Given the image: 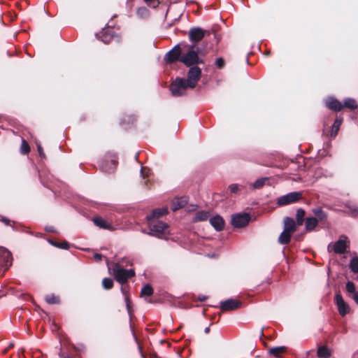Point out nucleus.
Returning <instances> with one entry per match:
<instances>
[{"mask_svg":"<svg viewBox=\"0 0 358 358\" xmlns=\"http://www.w3.org/2000/svg\"><path fill=\"white\" fill-rule=\"evenodd\" d=\"M234 8V6L231 4H229L227 9L228 10H232Z\"/></svg>","mask_w":358,"mask_h":358,"instance_id":"obj_53","label":"nucleus"},{"mask_svg":"<svg viewBox=\"0 0 358 358\" xmlns=\"http://www.w3.org/2000/svg\"><path fill=\"white\" fill-rule=\"evenodd\" d=\"M346 290H347L348 292L352 293L354 295L355 293L357 292L356 290H355V285L354 284V282H352L351 281L347 282V283H346Z\"/></svg>","mask_w":358,"mask_h":358,"instance_id":"obj_37","label":"nucleus"},{"mask_svg":"<svg viewBox=\"0 0 358 358\" xmlns=\"http://www.w3.org/2000/svg\"><path fill=\"white\" fill-rule=\"evenodd\" d=\"M215 66L218 69H222L224 67V59L222 57H219L215 61Z\"/></svg>","mask_w":358,"mask_h":358,"instance_id":"obj_42","label":"nucleus"},{"mask_svg":"<svg viewBox=\"0 0 358 358\" xmlns=\"http://www.w3.org/2000/svg\"><path fill=\"white\" fill-rule=\"evenodd\" d=\"M317 355L320 358H329L331 352L327 347L323 345L318 348Z\"/></svg>","mask_w":358,"mask_h":358,"instance_id":"obj_24","label":"nucleus"},{"mask_svg":"<svg viewBox=\"0 0 358 358\" xmlns=\"http://www.w3.org/2000/svg\"><path fill=\"white\" fill-rule=\"evenodd\" d=\"M352 358H358V352H357L355 354H354Z\"/></svg>","mask_w":358,"mask_h":358,"instance_id":"obj_54","label":"nucleus"},{"mask_svg":"<svg viewBox=\"0 0 358 358\" xmlns=\"http://www.w3.org/2000/svg\"><path fill=\"white\" fill-rule=\"evenodd\" d=\"M148 227L150 231V235L159 238L166 237L169 234V225L158 220L150 219L148 220Z\"/></svg>","mask_w":358,"mask_h":358,"instance_id":"obj_2","label":"nucleus"},{"mask_svg":"<svg viewBox=\"0 0 358 358\" xmlns=\"http://www.w3.org/2000/svg\"><path fill=\"white\" fill-rule=\"evenodd\" d=\"M331 247V245H329V246H328V250H330Z\"/></svg>","mask_w":358,"mask_h":358,"instance_id":"obj_58","label":"nucleus"},{"mask_svg":"<svg viewBox=\"0 0 358 358\" xmlns=\"http://www.w3.org/2000/svg\"><path fill=\"white\" fill-rule=\"evenodd\" d=\"M192 299L194 301H199L203 302V301H206L207 300L208 296L206 295H203V294H199L197 296H196L194 294Z\"/></svg>","mask_w":358,"mask_h":358,"instance_id":"obj_41","label":"nucleus"},{"mask_svg":"<svg viewBox=\"0 0 358 358\" xmlns=\"http://www.w3.org/2000/svg\"><path fill=\"white\" fill-rule=\"evenodd\" d=\"M188 202L187 197L182 196L180 198H175L171 202V210L176 211L180 208H184Z\"/></svg>","mask_w":358,"mask_h":358,"instance_id":"obj_14","label":"nucleus"},{"mask_svg":"<svg viewBox=\"0 0 358 358\" xmlns=\"http://www.w3.org/2000/svg\"><path fill=\"white\" fill-rule=\"evenodd\" d=\"M45 299L49 304H57L60 301L59 298L54 294L46 295Z\"/></svg>","mask_w":358,"mask_h":358,"instance_id":"obj_32","label":"nucleus"},{"mask_svg":"<svg viewBox=\"0 0 358 358\" xmlns=\"http://www.w3.org/2000/svg\"><path fill=\"white\" fill-rule=\"evenodd\" d=\"M301 199V193L299 192H292L285 195L281 196L278 199L277 203L279 206H285L295 203Z\"/></svg>","mask_w":358,"mask_h":358,"instance_id":"obj_9","label":"nucleus"},{"mask_svg":"<svg viewBox=\"0 0 358 358\" xmlns=\"http://www.w3.org/2000/svg\"><path fill=\"white\" fill-rule=\"evenodd\" d=\"M113 275L117 282L124 285L127 280L135 275L134 269H124L121 268L118 264L113 268Z\"/></svg>","mask_w":358,"mask_h":358,"instance_id":"obj_4","label":"nucleus"},{"mask_svg":"<svg viewBox=\"0 0 358 358\" xmlns=\"http://www.w3.org/2000/svg\"><path fill=\"white\" fill-rule=\"evenodd\" d=\"M345 206L350 210L352 215H358V207L355 204L351 202H348L345 203Z\"/></svg>","mask_w":358,"mask_h":358,"instance_id":"obj_35","label":"nucleus"},{"mask_svg":"<svg viewBox=\"0 0 358 358\" xmlns=\"http://www.w3.org/2000/svg\"><path fill=\"white\" fill-rule=\"evenodd\" d=\"M145 169L144 168H142L141 169V173L143 174V171H144Z\"/></svg>","mask_w":358,"mask_h":358,"instance_id":"obj_57","label":"nucleus"},{"mask_svg":"<svg viewBox=\"0 0 358 358\" xmlns=\"http://www.w3.org/2000/svg\"><path fill=\"white\" fill-rule=\"evenodd\" d=\"M52 245H55V246H57V247H58L59 248H62V249L67 250L69 248V243L68 242H66V241H64L63 243H54V242H52Z\"/></svg>","mask_w":358,"mask_h":358,"instance_id":"obj_40","label":"nucleus"},{"mask_svg":"<svg viewBox=\"0 0 358 358\" xmlns=\"http://www.w3.org/2000/svg\"><path fill=\"white\" fill-rule=\"evenodd\" d=\"M357 279L358 280V277L357 278Z\"/></svg>","mask_w":358,"mask_h":358,"instance_id":"obj_60","label":"nucleus"},{"mask_svg":"<svg viewBox=\"0 0 358 358\" xmlns=\"http://www.w3.org/2000/svg\"><path fill=\"white\" fill-rule=\"evenodd\" d=\"M45 230L48 232H55L52 227H46Z\"/></svg>","mask_w":358,"mask_h":358,"instance_id":"obj_50","label":"nucleus"},{"mask_svg":"<svg viewBox=\"0 0 358 358\" xmlns=\"http://www.w3.org/2000/svg\"><path fill=\"white\" fill-rule=\"evenodd\" d=\"M210 217V213L207 211H199L196 213L194 217V222H201L206 220Z\"/></svg>","mask_w":358,"mask_h":358,"instance_id":"obj_25","label":"nucleus"},{"mask_svg":"<svg viewBox=\"0 0 358 358\" xmlns=\"http://www.w3.org/2000/svg\"><path fill=\"white\" fill-rule=\"evenodd\" d=\"M220 310L222 311H224V301H220Z\"/></svg>","mask_w":358,"mask_h":358,"instance_id":"obj_49","label":"nucleus"},{"mask_svg":"<svg viewBox=\"0 0 358 358\" xmlns=\"http://www.w3.org/2000/svg\"><path fill=\"white\" fill-rule=\"evenodd\" d=\"M343 106L350 109H355L357 108L356 101L353 99H347L344 101Z\"/></svg>","mask_w":358,"mask_h":358,"instance_id":"obj_34","label":"nucleus"},{"mask_svg":"<svg viewBox=\"0 0 358 358\" xmlns=\"http://www.w3.org/2000/svg\"><path fill=\"white\" fill-rule=\"evenodd\" d=\"M121 291L122 292V293H123L124 294H125V287L122 286V287H121Z\"/></svg>","mask_w":358,"mask_h":358,"instance_id":"obj_51","label":"nucleus"},{"mask_svg":"<svg viewBox=\"0 0 358 358\" xmlns=\"http://www.w3.org/2000/svg\"><path fill=\"white\" fill-rule=\"evenodd\" d=\"M349 245L350 241H348V237L345 235H341L339 237V239L334 243L331 250L336 254H343L346 252Z\"/></svg>","mask_w":358,"mask_h":358,"instance_id":"obj_8","label":"nucleus"},{"mask_svg":"<svg viewBox=\"0 0 358 358\" xmlns=\"http://www.w3.org/2000/svg\"><path fill=\"white\" fill-rule=\"evenodd\" d=\"M318 219L316 217H307L305 220V229L308 231H310L315 229L318 224Z\"/></svg>","mask_w":358,"mask_h":358,"instance_id":"obj_21","label":"nucleus"},{"mask_svg":"<svg viewBox=\"0 0 358 358\" xmlns=\"http://www.w3.org/2000/svg\"><path fill=\"white\" fill-rule=\"evenodd\" d=\"M154 290L150 284L145 285L141 289V295L142 296H150L153 294Z\"/></svg>","mask_w":358,"mask_h":358,"instance_id":"obj_28","label":"nucleus"},{"mask_svg":"<svg viewBox=\"0 0 358 358\" xmlns=\"http://www.w3.org/2000/svg\"><path fill=\"white\" fill-rule=\"evenodd\" d=\"M349 266L353 273H358V257H355L351 259Z\"/></svg>","mask_w":358,"mask_h":358,"instance_id":"obj_30","label":"nucleus"},{"mask_svg":"<svg viewBox=\"0 0 358 358\" xmlns=\"http://www.w3.org/2000/svg\"><path fill=\"white\" fill-rule=\"evenodd\" d=\"M313 212L321 221L326 220L327 218V214L320 208L313 209Z\"/></svg>","mask_w":358,"mask_h":358,"instance_id":"obj_31","label":"nucleus"},{"mask_svg":"<svg viewBox=\"0 0 358 358\" xmlns=\"http://www.w3.org/2000/svg\"><path fill=\"white\" fill-rule=\"evenodd\" d=\"M144 2L150 7L156 8L159 6L160 2L159 0H143Z\"/></svg>","mask_w":358,"mask_h":358,"instance_id":"obj_38","label":"nucleus"},{"mask_svg":"<svg viewBox=\"0 0 358 358\" xmlns=\"http://www.w3.org/2000/svg\"><path fill=\"white\" fill-rule=\"evenodd\" d=\"M103 258V255L101 254H99V253H95L94 255V259L96 261V262H100L101 261Z\"/></svg>","mask_w":358,"mask_h":358,"instance_id":"obj_45","label":"nucleus"},{"mask_svg":"<svg viewBox=\"0 0 358 358\" xmlns=\"http://www.w3.org/2000/svg\"><path fill=\"white\" fill-rule=\"evenodd\" d=\"M266 180V178L257 180L253 183V187H254L255 189H259V188H261V187L264 185V182H265Z\"/></svg>","mask_w":358,"mask_h":358,"instance_id":"obj_39","label":"nucleus"},{"mask_svg":"<svg viewBox=\"0 0 358 358\" xmlns=\"http://www.w3.org/2000/svg\"><path fill=\"white\" fill-rule=\"evenodd\" d=\"M8 348H6V349L3 350V352L5 354V353H6V352H7V351H8Z\"/></svg>","mask_w":358,"mask_h":358,"instance_id":"obj_56","label":"nucleus"},{"mask_svg":"<svg viewBox=\"0 0 358 358\" xmlns=\"http://www.w3.org/2000/svg\"><path fill=\"white\" fill-rule=\"evenodd\" d=\"M296 226L297 222H295L293 218L289 217H286L285 218L284 230L293 233L296 230Z\"/></svg>","mask_w":358,"mask_h":358,"instance_id":"obj_18","label":"nucleus"},{"mask_svg":"<svg viewBox=\"0 0 358 358\" xmlns=\"http://www.w3.org/2000/svg\"><path fill=\"white\" fill-rule=\"evenodd\" d=\"M92 220L94 224L101 229H108L110 231L114 229L111 223L108 222V221H106V220L101 217H93Z\"/></svg>","mask_w":358,"mask_h":358,"instance_id":"obj_13","label":"nucleus"},{"mask_svg":"<svg viewBox=\"0 0 358 358\" xmlns=\"http://www.w3.org/2000/svg\"><path fill=\"white\" fill-rule=\"evenodd\" d=\"M125 301H126V303H127V309L129 310V308H130V300H129V298L128 296H125Z\"/></svg>","mask_w":358,"mask_h":358,"instance_id":"obj_46","label":"nucleus"},{"mask_svg":"<svg viewBox=\"0 0 358 358\" xmlns=\"http://www.w3.org/2000/svg\"><path fill=\"white\" fill-rule=\"evenodd\" d=\"M207 31L198 27H193L189 31V39L194 44L201 41L205 36Z\"/></svg>","mask_w":358,"mask_h":358,"instance_id":"obj_10","label":"nucleus"},{"mask_svg":"<svg viewBox=\"0 0 358 358\" xmlns=\"http://www.w3.org/2000/svg\"><path fill=\"white\" fill-rule=\"evenodd\" d=\"M180 62L186 66H192L202 64V60L199 58L198 50H195L194 45L182 43V53Z\"/></svg>","mask_w":358,"mask_h":358,"instance_id":"obj_1","label":"nucleus"},{"mask_svg":"<svg viewBox=\"0 0 358 358\" xmlns=\"http://www.w3.org/2000/svg\"><path fill=\"white\" fill-rule=\"evenodd\" d=\"M326 106L329 108L335 111L341 110L343 106L340 101L334 98H329L327 99L326 101Z\"/></svg>","mask_w":358,"mask_h":358,"instance_id":"obj_19","label":"nucleus"},{"mask_svg":"<svg viewBox=\"0 0 358 358\" xmlns=\"http://www.w3.org/2000/svg\"><path fill=\"white\" fill-rule=\"evenodd\" d=\"M166 213H168L167 208H157L153 210L150 215H147V220H148V218L157 220L159 217L166 215Z\"/></svg>","mask_w":358,"mask_h":358,"instance_id":"obj_22","label":"nucleus"},{"mask_svg":"<svg viewBox=\"0 0 358 358\" xmlns=\"http://www.w3.org/2000/svg\"><path fill=\"white\" fill-rule=\"evenodd\" d=\"M352 298L355 303L358 304V292L355 293V294L352 296Z\"/></svg>","mask_w":358,"mask_h":358,"instance_id":"obj_47","label":"nucleus"},{"mask_svg":"<svg viewBox=\"0 0 358 358\" xmlns=\"http://www.w3.org/2000/svg\"><path fill=\"white\" fill-rule=\"evenodd\" d=\"M13 346H14V344H13V343H10V344L8 346V348H7L9 350V349H10V348H13Z\"/></svg>","mask_w":358,"mask_h":358,"instance_id":"obj_52","label":"nucleus"},{"mask_svg":"<svg viewBox=\"0 0 358 358\" xmlns=\"http://www.w3.org/2000/svg\"><path fill=\"white\" fill-rule=\"evenodd\" d=\"M250 220L248 213H237L231 217V224L236 228H242L247 226Z\"/></svg>","mask_w":358,"mask_h":358,"instance_id":"obj_7","label":"nucleus"},{"mask_svg":"<svg viewBox=\"0 0 358 358\" xmlns=\"http://www.w3.org/2000/svg\"><path fill=\"white\" fill-rule=\"evenodd\" d=\"M229 188L232 193H236L238 190V187L236 184H233L229 186Z\"/></svg>","mask_w":358,"mask_h":358,"instance_id":"obj_43","label":"nucleus"},{"mask_svg":"<svg viewBox=\"0 0 358 358\" xmlns=\"http://www.w3.org/2000/svg\"><path fill=\"white\" fill-rule=\"evenodd\" d=\"M117 162L115 159L108 160H103L101 163V169L107 173L113 172L116 169Z\"/></svg>","mask_w":358,"mask_h":358,"instance_id":"obj_15","label":"nucleus"},{"mask_svg":"<svg viewBox=\"0 0 358 358\" xmlns=\"http://www.w3.org/2000/svg\"><path fill=\"white\" fill-rule=\"evenodd\" d=\"M182 53V43L175 45L169 50L164 57V59L167 63L173 64L178 61L180 62Z\"/></svg>","mask_w":358,"mask_h":358,"instance_id":"obj_6","label":"nucleus"},{"mask_svg":"<svg viewBox=\"0 0 358 358\" xmlns=\"http://www.w3.org/2000/svg\"><path fill=\"white\" fill-rule=\"evenodd\" d=\"M210 223L217 231H221L224 228V220L220 216L210 218Z\"/></svg>","mask_w":358,"mask_h":358,"instance_id":"obj_20","label":"nucleus"},{"mask_svg":"<svg viewBox=\"0 0 358 358\" xmlns=\"http://www.w3.org/2000/svg\"><path fill=\"white\" fill-rule=\"evenodd\" d=\"M113 285V280L110 278H105L102 280V287L105 289H112Z\"/></svg>","mask_w":358,"mask_h":358,"instance_id":"obj_33","label":"nucleus"},{"mask_svg":"<svg viewBox=\"0 0 358 358\" xmlns=\"http://www.w3.org/2000/svg\"><path fill=\"white\" fill-rule=\"evenodd\" d=\"M66 358H69V357H66Z\"/></svg>","mask_w":358,"mask_h":358,"instance_id":"obj_61","label":"nucleus"},{"mask_svg":"<svg viewBox=\"0 0 358 358\" xmlns=\"http://www.w3.org/2000/svg\"><path fill=\"white\" fill-rule=\"evenodd\" d=\"M141 10L143 11H147V10L145 8H141Z\"/></svg>","mask_w":358,"mask_h":358,"instance_id":"obj_59","label":"nucleus"},{"mask_svg":"<svg viewBox=\"0 0 358 358\" xmlns=\"http://www.w3.org/2000/svg\"><path fill=\"white\" fill-rule=\"evenodd\" d=\"M292 234L289 231L283 230L279 236L278 242L282 245L288 244L291 240Z\"/></svg>","mask_w":358,"mask_h":358,"instance_id":"obj_23","label":"nucleus"},{"mask_svg":"<svg viewBox=\"0 0 358 358\" xmlns=\"http://www.w3.org/2000/svg\"><path fill=\"white\" fill-rule=\"evenodd\" d=\"M1 221L4 222L6 224H9L10 220L8 218L3 217Z\"/></svg>","mask_w":358,"mask_h":358,"instance_id":"obj_48","label":"nucleus"},{"mask_svg":"<svg viewBox=\"0 0 358 358\" xmlns=\"http://www.w3.org/2000/svg\"><path fill=\"white\" fill-rule=\"evenodd\" d=\"M342 119L341 118H336L332 125V128H331V137H335L337 134H338V131L340 129V127L342 124Z\"/></svg>","mask_w":358,"mask_h":358,"instance_id":"obj_27","label":"nucleus"},{"mask_svg":"<svg viewBox=\"0 0 358 358\" xmlns=\"http://www.w3.org/2000/svg\"><path fill=\"white\" fill-rule=\"evenodd\" d=\"M334 301L337 306L338 313L341 316L343 317L350 312V306L344 301L340 293L336 294Z\"/></svg>","mask_w":358,"mask_h":358,"instance_id":"obj_12","label":"nucleus"},{"mask_svg":"<svg viewBox=\"0 0 358 358\" xmlns=\"http://www.w3.org/2000/svg\"><path fill=\"white\" fill-rule=\"evenodd\" d=\"M189 87L185 78L177 77L170 85L169 90L173 96L178 97L186 94V90Z\"/></svg>","mask_w":358,"mask_h":358,"instance_id":"obj_3","label":"nucleus"},{"mask_svg":"<svg viewBox=\"0 0 358 358\" xmlns=\"http://www.w3.org/2000/svg\"><path fill=\"white\" fill-rule=\"evenodd\" d=\"M13 264V256L11 252L6 248L0 249V266L4 267L5 271Z\"/></svg>","mask_w":358,"mask_h":358,"instance_id":"obj_11","label":"nucleus"},{"mask_svg":"<svg viewBox=\"0 0 358 358\" xmlns=\"http://www.w3.org/2000/svg\"><path fill=\"white\" fill-rule=\"evenodd\" d=\"M189 67L187 72V78H185V80L189 88L194 89L201 77V69L196 65Z\"/></svg>","mask_w":358,"mask_h":358,"instance_id":"obj_5","label":"nucleus"},{"mask_svg":"<svg viewBox=\"0 0 358 358\" xmlns=\"http://www.w3.org/2000/svg\"><path fill=\"white\" fill-rule=\"evenodd\" d=\"M37 150H38V152L40 157L45 158V155L43 152V148L41 145H37Z\"/></svg>","mask_w":358,"mask_h":358,"instance_id":"obj_44","label":"nucleus"},{"mask_svg":"<svg viewBox=\"0 0 358 358\" xmlns=\"http://www.w3.org/2000/svg\"><path fill=\"white\" fill-rule=\"evenodd\" d=\"M285 351L286 348L285 346H278L271 348L269 350V354L276 358H279L280 357V354L284 353Z\"/></svg>","mask_w":358,"mask_h":358,"instance_id":"obj_26","label":"nucleus"},{"mask_svg":"<svg viewBox=\"0 0 358 358\" xmlns=\"http://www.w3.org/2000/svg\"><path fill=\"white\" fill-rule=\"evenodd\" d=\"M241 306L242 302L238 299H228L225 300V311L236 310Z\"/></svg>","mask_w":358,"mask_h":358,"instance_id":"obj_16","label":"nucleus"},{"mask_svg":"<svg viewBox=\"0 0 358 358\" xmlns=\"http://www.w3.org/2000/svg\"><path fill=\"white\" fill-rule=\"evenodd\" d=\"M20 152L23 155H27L30 152V147L29 143L24 139L22 141Z\"/></svg>","mask_w":358,"mask_h":358,"instance_id":"obj_36","label":"nucleus"},{"mask_svg":"<svg viewBox=\"0 0 358 358\" xmlns=\"http://www.w3.org/2000/svg\"><path fill=\"white\" fill-rule=\"evenodd\" d=\"M205 332H206V333H208V332H209V327H206V328L205 329Z\"/></svg>","mask_w":358,"mask_h":358,"instance_id":"obj_55","label":"nucleus"},{"mask_svg":"<svg viewBox=\"0 0 358 358\" xmlns=\"http://www.w3.org/2000/svg\"><path fill=\"white\" fill-rule=\"evenodd\" d=\"M101 40L104 43H109L114 36V32L113 30L109 29H103V31L100 33V35H98Z\"/></svg>","mask_w":358,"mask_h":358,"instance_id":"obj_17","label":"nucleus"},{"mask_svg":"<svg viewBox=\"0 0 358 358\" xmlns=\"http://www.w3.org/2000/svg\"><path fill=\"white\" fill-rule=\"evenodd\" d=\"M304 215H305V210L303 209L299 208L296 210V222H297L298 226H300L303 224V222L304 221V220H303Z\"/></svg>","mask_w":358,"mask_h":358,"instance_id":"obj_29","label":"nucleus"}]
</instances>
